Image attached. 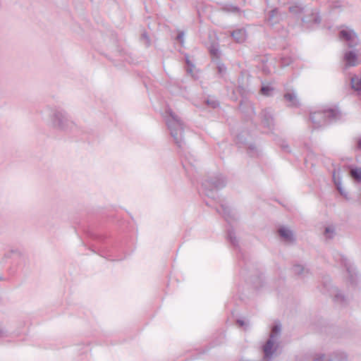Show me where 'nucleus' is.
Segmentation results:
<instances>
[{"label":"nucleus","instance_id":"f257e3e1","mask_svg":"<svg viewBox=\"0 0 361 361\" xmlns=\"http://www.w3.org/2000/svg\"><path fill=\"white\" fill-rule=\"evenodd\" d=\"M48 110L50 122L53 128L64 132L71 131L75 128V124L63 109L49 107Z\"/></svg>","mask_w":361,"mask_h":361},{"label":"nucleus","instance_id":"f03ea898","mask_svg":"<svg viewBox=\"0 0 361 361\" xmlns=\"http://www.w3.org/2000/svg\"><path fill=\"white\" fill-rule=\"evenodd\" d=\"M166 112L169 115V117L166 119V126L170 131L171 136L173 138L176 146L183 149L185 145L183 138V123L180 118L171 109H169Z\"/></svg>","mask_w":361,"mask_h":361},{"label":"nucleus","instance_id":"7ed1b4c3","mask_svg":"<svg viewBox=\"0 0 361 361\" xmlns=\"http://www.w3.org/2000/svg\"><path fill=\"white\" fill-rule=\"evenodd\" d=\"M341 118V114L338 109L328 108L310 114V120L317 128L336 122Z\"/></svg>","mask_w":361,"mask_h":361},{"label":"nucleus","instance_id":"20e7f679","mask_svg":"<svg viewBox=\"0 0 361 361\" xmlns=\"http://www.w3.org/2000/svg\"><path fill=\"white\" fill-rule=\"evenodd\" d=\"M227 184V180L221 173L207 176L202 182V192L211 199L218 197V190L223 189Z\"/></svg>","mask_w":361,"mask_h":361},{"label":"nucleus","instance_id":"39448f33","mask_svg":"<svg viewBox=\"0 0 361 361\" xmlns=\"http://www.w3.org/2000/svg\"><path fill=\"white\" fill-rule=\"evenodd\" d=\"M334 257L336 261L340 262L345 268L348 273V281L350 284L355 286L357 284L358 274L354 264L345 255L341 253H336Z\"/></svg>","mask_w":361,"mask_h":361},{"label":"nucleus","instance_id":"423d86ee","mask_svg":"<svg viewBox=\"0 0 361 361\" xmlns=\"http://www.w3.org/2000/svg\"><path fill=\"white\" fill-rule=\"evenodd\" d=\"M339 39L344 46L349 49H355L359 44V39L356 32L349 28L342 29L338 32Z\"/></svg>","mask_w":361,"mask_h":361},{"label":"nucleus","instance_id":"0eeeda50","mask_svg":"<svg viewBox=\"0 0 361 361\" xmlns=\"http://www.w3.org/2000/svg\"><path fill=\"white\" fill-rule=\"evenodd\" d=\"M339 39L344 46L349 49H355L359 44V39L356 32L349 28L342 29L338 32Z\"/></svg>","mask_w":361,"mask_h":361},{"label":"nucleus","instance_id":"6e6552de","mask_svg":"<svg viewBox=\"0 0 361 361\" xmlns=\"http://www.w3.org/2000/svg\"><path fill=\"white\" fill-rule=\"evenodd\" d=\"M312 361H348V356L343 352L336 351L328 355L320 354L315 357Z\"/></svg>","mask_w":361,"mask_h":361},{"label":"nucleus","instance_id":"1a4fd4ad","mask_svg":"<svg viewBox=\"0 0 361 361\" xmlns=\"http://www.w3.org/2000/svg\"><path fill=\"white\" fill-rule=\"evenodd\" d=\"M90 237L97 242L96 245H93L92 246L91 250L94 253H97L99 255L104 257V254L107 251V247L105 246H102L99 245V243H102L105 239V237L102 235L95 234V233H90Z\"/></svg>","mask_w":361,"mask_h":361},{"label":"nucleus","instance_id":"9d476101","mask_svg":"<svg viewBox=\"0 0 361 361\" xmlns=\"http://www.w3.org/2000/svg\"><path fill=\"white\" fill-rule=\"evenodd\" d=\"M261 118L264 127L269 130H273L274 126V118L272 110L270 108L263 109L261 112Z\"/></svg>","mask_w":361,"mask_h":361},{"label":"nucleus","instance_id":"9b49d317","mask_svg":"<svg viewBox=\"0 0 361 361\" xmlns=\"http://www.w3.org/2000/svg\"><path fill=\"white\" fill-rule=\"evenodd\" d=\"M343 61L348 67L356 66L358 64V53L355 49L345 51L343 54Z\"/></svg>","mask_w":361,"mask_h":361},{"label":"nucleus","instance_id":"f8f14e48","mask_svg":"<svg viewBox=\"0 0 361 361\" xmlns=\"http://www.w3.org/2000/svg\"><path fill=\"white\" fill-rule=\"evenodd\" d=\"M282 17L278 8H274L269 11L267 16L265 18V23L270 27H274L276 24L279 23L281 20Z\"/></svg>","mask_w":361,"mask_h":361},{"label":"nucleus","instance_id":"ddd939ff","mask_svg":"<svg viewBox=\"0 0 361 361\" xmlns=\"http://www.w3.org/2000/svg\"><path fill=\"white\" fill-rule=\"evenodd\" d=\"M302 23L304 25L308 27L310 25H319L322 18L317 10H312L310 13L303 16L301 18Z\"/></svg>","mask_w":361,"mask_h":361},{"label":"nucleus","instance_id":"4468645a","mask_svg":"<svg viewBox=\"0 0 361 361\" xmlns=\"http://www.w3.org/2000/svg\"><path fill=\"white\" fill-rule=\"evenodd\" d=\"M216 212L220 214L223 215L225 220L228 221L229 224H231L232 221H235L237 219L235 214L233 212L231 208L226 204L221 203L220 205V208L216 209Z\"/></svg>","mask_w":361,"mask_h":361},{"label":"nucleus","instance_id":"2eb2a0df","mask_svg":"<svg viewBox=\"0 0 361 361\" xmlns=\"http://www.w3.org/2000/svg\"><path fill=\"white\" fill-rule=\"evenodd\" d=\"M288 11L292 14L299 16L306 11V5L302 0H298L289 3Z\"/></svg>","mask_w":361,"mask_h":361},{"label":"nucleus","instance_id":"dca6fc26","mask_svg":"<svg viewBox=\"0 0 361 361\" xmlns=\"http://www.w3.org/2000/svg\"><path fill=\"white\" fill-rule=\"evenodd\" d=\"M231 36L237 43H243L246 39V30L244 28H239L233 30Z\"/></svg>","mask_w":361,"mask_h":361},{"label":"nucleus","instance_id":"f3484780","mask_svg":"<svg viewBox=\"0 0 361 361\" xmlns=\"http://www.w3.org/2000/svg\"><path fill=\"white\" fill-rule=\"evenodd\" d=\"M292 271L294 274L298 276L301 279H305L310 274V271L308 269L305 268V267L300 264H295L292 267Z\"/></svg>","mask_w":361,"mask_h":361},{"label":"nucleus","instance_id":"a211bd4d","mask_svg":"<svg viewBox=\"0 0 361 361\" xmlns=\"http://www.w3.org/2000/svg\"><path fill=\"white\" fill-rule=\"evenodd\" d=\"M278 233L281 238L284 239L286 241L294 240L293 233L292 231L284 226H281L279 228Z\"/></svg>","mask_w":361,"mask_h":361},{"label":"nucleus","instance_id":"6ab92c4d","mask_svg":"<svg viewBox=\"0 0 361 361\" xmlns=\"http://www.w3.org/2000/svg\"><path fill=\"white\" fill-rule=\"evenodd\" d=\"M221 11L227 13L238 14L241 12L240 8L232 4L225 3L221 6Z\"/></svg>","mask_w":361,"mask_h":361},{"label":"nucleus","instance_id":"aec40b11","mask_svg":"<svg viewBox=\"0 0 361 361\" xmlns=\"http://www.w3.org/2000/svg\"><path fill=\"white\" fill-rule=\"evenodd\" d=\"M227 240L234 248H238V240L237 239L233 228H228L226 234Z\"/></svg>","mask_w":361,"mask_h":361},{"label":"nucleus","instance_id":"412c9836","mask_svg":"<svg viewBox=\"0 0 361 361\" xmlns=\"http://www.w3.org/2000/svg\"><path fill=\"white\" fill-rule=\"evenodd\" d=\"M209 51L212 57V61L220 59L221 53L218 44H212L209 48Z\"/></svg>","mask_w":361,"mask_h":361},{"label":"nucleus","instance_id":"4be33fe9","mask_svg":"<svg viewBox=\"0 0 361 361\" xmlns=\"http://www.w3.org/2000/svg\"><path fill=\"white\" fill-rule=\"evenodd\" d=\"M332 178H333L334 183V184H335V185L336 187V189L338 190L339 193L342 196H343L345 197H347V193L343 190V188L341 186V178L339 177H336L335 171L333 172Z\"/></svg>","mask_w":361,"mask_h":361},{"label":"nucleus","instance_id":"5701e85b","mask_svg":"<svg viewBox=\"0 0 361 361\" xmlns=\"http://www.w3.org/2000/svg\"><path fill=\"white\" fill-rule=\"evenodd\" d=\"M350 175L356 182L361 183V168L350 166Z\"/></svg>","mask_w":361,"mask_h":361},{"label":"nucleus","instance_id":"b1692460","mask_svg":"<svg viewBox=\"0 0 361 361\" xmlns=\"http://www.w3.org/2000/svg\"><path fill=\"white\" fill-rule=\"evenodd\" d=\"M351 88L355 91L361 92V78L355 75L350 79Z\"/></svg>","mask_w":361,"mask_h":361},{"label":"nucleus","instance_id":"393cba45","mask_svg":"<svg viewBox=\"0 0 361 361\" xmlns=\"http://www.w3.org/2000/svg\"><path fill=\"white\" fill-rule=\"evenodd\" d=\"M286 101L291 103L292 106H296L299 104L296 95L294 92H287L284 94Z\"/></svg>","mask_w":361,"mask_h":361},{"label":"nucleus","instance_id":"a878e982","mask_svg":"<svg viewBox=\"0 0 361 361\" xmlns=\"http://www.w3.org/2000/svg\"><path fill=\"white\" fill-rule=\"evenodd\" d=\"M214 62L216 64L218 74L220 75L221 76L224 75L227 70L224 63H223L220 59L218 61H214Z\"/></svg>","mask_w":361,"mask_h":361},{"label":"nucleus","instance_id":"bb28decb","mask_svg":"<svg viewBox=\"0 0 361 361\" xmlns=\"http://www.w3.org/2000/svg\"><path fill=\"white\" fill-rule=\"evenodd\" d=\"M205 103L207 106L212 109H216L219 106V102L214 97H208L205 100Z\"/></svg>","mask_w":361,"mask_h":361},{"label":"nucleus","instance_id":"cd10ccee","mask_svg":"<svg viewBox=\"0 0 361 361\" xmlns=\"http://www.w3.org/2000/svg\"><path fill=\"white\" fill-rule=\"evenodd\" d=\"M324 234L326 239H332L335 234V229L333 226H327L324 229Z\"/></svg>","mask_w":361,"mask_h":361},{"label":"nucleus","instance_id":"c85d7f7f","mask_svg":"<svg viewBox=\"0 0 361 361\" xmlns=\"http://www.w3.org/2000/svg\"><path fill=\"white\" fill-rule=\"evenodd\" d=\"M273 90L270 85H263L261 87V93L265 96H270Z\"/></svg>","mask_w":361,"mask_h":361},{"label":"nucleus","instance_id":"c756f323","mask_svg":"<svg viewBox=\"0 0 361 361\" xmlns=\"http://www.w3.org/2000/svg\"><path fill=\"white\" fill-rule=\"evenodd\" d=\"M247 153L251 157L258 155L257 149L255 144L250 143L247 145Z\"/></svg>","mask_w":361,"mask_h":361},{"label":"nucleus","instance_id":"7c9ffc66","mask_svg":"<svg viewBox=\"0 0 361 361\" xmlns=\"http://www.w3.org/2000/svg\"><path fill=\"white\" fill-rule=\"evenodd\" d=\"M334 300L336 302L343 303L345 302V298L344 295L341 292L339 291L335 294V295L334 297Z\"/></svg>","mask_w":361,"mask_h":361},{"label":"nucleus","instance_id":"2f4dec72","mask_svg":"<svg viewBox=\"0 0 361 361\" xmlns=\"http://www.w3.org/2000/svg\"><path fill=\"white\" fill-rule=\"evenodd\" d=\"M236 142L238 144L247 145L246 138L241 133L236 136Z\"/></svg>","mask_w":361,"mask_h":361},{"label":"nucleus","instance_id":"473e14b6","mask_svg":"<svg viewBox=\"0 0 361 361\" xmlns=\"http://www.w3.org/2000/svg\"><path fill=\"white\" fill-rule=\"evenodd\" d=\"M141 39L145 40V45L148 47L150 46L151 42L147 32H143L141 35Z\"/></svg>","mask_w":361,"mask_h":361},{"label":"nucleus","instance_id":"72a5a7b5","mask_svg":"<svg viewBox=\"0 0 361 361\" xmlns=\"http://www.w3.org/2000/svg\"><path fill=\"white\" fill-rule=\"evenodd\" d=\"M280 147L283 152L287 153L291 152L290 147L286 141H282V142L280 144Z\"/></svg>","mask_w":361,"mask_h":361},{"label":"nucleus","instance_id":"f704fd0d","mask_svg":"<svg viewBox=\"0 0 361 361\" xmlns=\"http://www.w3.org/2000/svg\"><path fill=\"white\" fill-rule=\"evenodd\" d=\"M292 63V59L289 57H282L281 58V65L283 66H288Z\"/></svg>","mask_w":361,"mask_h":361},{"label":"nucleus","instance_id":"c9c22d12","mask_svg":"<svg viewBox=\"0 0 361 361\" xmlns=\"http://www.w3.org/2000/svg\"><path fill=\"white\" fill-rule=\"evenodd\" d=\"M243 267L244 268L243 269V270L241 271L240 272V274H242L243 276H245V272H247V271L248 270V264L246 262H243Z\"/></svg>","mask_w":361,"mask_h":361},{"label":"nucleus","instance_id":"e433bc0d","mask_svg":"<svg viewBox=\"0 0 361 361\" xmlns=\"http://www.w3.org/2000/svg\"><path fill=\"white\" fill-rule=\"evenodd\" d=\"M183 32H180L178 34L177 37H176V39L178 41H179L180 43L183 42Z\"/></svg>","mask_w":361,"mask_h":361},{"label":"nucleus","instance_id":"4c0bfd02","mask_svg":"<svg viewBox=\"0 0 361 361\" xmlns=\"http://www.w3.org/2000/svg\"><path fill=\"white\" fill-rule=\"evenodd\" d=\"M236 324H237L239 326H243L245 324V322H244L243 319H238L236 320Z\"/></svg>","mask_w":361,"mask_h":361},{"label":"nucleus","instance_id":"58836bf2","mask_svg":"<svg viewBox=\"0 0 361 361\" xmlns=\"http://www.w3.org/2000/svg\"><path fill=\"white\" fill-rule=\"evenodd\" d=\"M357 148L361 149V138L358 139L357 142Z\"/></svg>","mask_w":361,"mask_h":361},{"label":"nucleus","instance_id":"ea45409f","mask_svg":"<svg viewBox=\"0 0 361 361\" xmlns=\"http://www.w3.org/2000/svg\"><path fill=\"white\" fill-rule=\"evenodd\" d=\"M340 6H341V4H340V3L338 1L334 2V8H338Z\"/></svg>","mask_w":361,"mask_h":361},{"label":"nucleus","instance_id":"a19ab883","mask_svg":"<svg viewBox=\"0 0 361 361\" xmlns=\"http://www.w3.org/2000/svg\"><path fill=\"white\" fill-rule=\"evenodd\" d=\"M13 252H14V251H13V250H11L10 252H8V253L5 254V257H6V258L10 257H11V255L12 253H13Z\"/></svg>","mask_w":361,"mask_h":361},{"label":"nucleus","instance_id":"79ce46f5","mask_svg":"<svg viewBox=\"0 0 361 361\" xmlns=\"http://www.w3.org/2000/svg\"><path fill=\"white\" fill-rule=\"evenodd\" d=\"M186 63L188 66H190L193 67V65L191 63V62L190 61V60L188 59H186Z\"/></svg>","mask_w":361,"mask_h":361},{"label":"nucleus","instance_id":"37998d69","mask_svg":"<svg viewBox=\"0 0 361 361\" xmlns=\"http://www.w3.org/2000/svg\"><path fill=\"white\" fill-rule=\"evenodd\" d=\"M0 280L1 281H3L4 280V278L0 275Z\"/></svg>","mask_w":361,"mask_h":361},{"label":"nucleus","instance_id":"c03bdc74","mask_svg":"<svg viewBox=\"0 0 361 361\" xmlns=\"http://www.w3.org/2000/svg\"><path fill=\"white\" fill-rule=\"evenodd\" d=\"M252 111H253L254 114H255V109L253 107H252Z\"/></svg>","mask_w":361,"mask_h":361},{"label":"nucleus","instance_id":"a18cd8bd","mask_svg":"<svg viewBox=\"0 0 361 361\" xmlns=\"http://www.w3.org/2000/svg\"><path fill=\"white\" fill-rule=\"evenodd\" d=\"M3 334V331L1 329H0V335H1Z\"/></svg>","mask_w":361,"mask_h":361}]
</instances>
